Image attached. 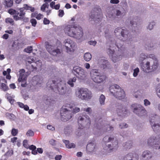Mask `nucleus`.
<instances>
[{
	"mask_svg": "<svg viewBox=\"0 0 160 160\" xmlns=\"http://www.w3.org/2000/svg\"><path fill=\"white\" fill-rule=\"evenodd\" d=\"M64 31L66 35L70 37L82 40L83 32L82 28L79 26L67 25L65 26Z\"/></svg>",
	"mask_w": 160,
	"mask_h": 160,
	"instance_id": "f257e3e1",
	"label": "nucleus"
},
{
	"mask_svg": "<svg viewBox=\"0 0 160 160\" xmlns=\"http://www.w3.org/2000/svg\"><path fill=\"white\" fill-rule=\"evenodd\" d=\"M75 97L82 100L88 101L92 97V92L86 88H80L76 89L75 92Z\"/></svg>",
	"mask_w": 160,
	"mask_h": 160,
	"instance_id": "f03ea898",
	"label": "nucleus"
},
{
	"mask_svg": "<svg viewBox=\"0 0 160 160\" xmlns=\"http://www.w3.org/2000/svg\"><path fill=\"white\" fill-rule=\"evenodd\" d=\"M109 90L111 95L118 99L122 100L125 99V92L118 85L115 84L111 86Z\"/></svg>",
	"mask_w": 160,
	"mask_h": 160,
	"instance_id": "7ed1b4c3",
	"label": "nucleus"
},
{
	"mask_svg": "<svg viewBox=\"0 0 160 160\" xmlns=\"http://www.w3.org/2000/svg\"><path fill=\"white\" fill-rule=\"evenodd\" d=\"M158 66V62L153 61L152 59H146L142 66V68L144 72H150L156 70Z\"/></svg>",
	"mask_w": 160,
	"mask_h": 160,
	"instance_id": "20e7f679",
	"label": "nucleus"
},
{
	"mask_svg": "<svg viewBox=\"0 0 160 160\" xmlns=\"http://www.w3.org/2000/svg\"><path fill=\"white\" fill-rule=\"evenodd\" d=\"M90 76L92 80L95 82L101 83L106 79V76L101 73L98 70L93 69L90 72Z\"/></svg>",
	"mask_w": 160,
	"mask_h": 160,
	"instance_id": "39448f33",
	"label": "nucleus"
},
{
	"mask_svg": "<svg viewBox=\"0 0 160 160\" xmlns=\"http://www.w3.org/2000/svg\"><path fill=\"white\" fill-rule=\"evenodd\" d=\"M19 12L13 9H10L8 11V12L11 15H13V19L15 21H18L23 20L25 14L23 12V8L19 9Z\"/></svg>",
	"mask_w": 160,
	"mask_h": 160,
	"instance_id": "423d86ee",
	"label": "nucleus"
},
{
	"mask_svg": "<svg viewBox=\"0 0 160 160\" xmlns=\"http://www.w3.org/2000/svg\"><path fill=\"white\" fill-rule=\"evenodd\" d=\"M64 46L67 52L72 53L76 50L77 45L76 43L70 39H65L64 42Z\"/></svg>",
	"mask_w": 160,
	"mask_h": 160,
	"instance_id": "0eeeda50",
	"label": "nucleus"
},
{
	"mask_svg": "<svg viewBox=\"0 0 160 160\" xmlns=\"http://www.w3.org/2000/svg\"><path fill=\"white\" fill-rule=\"evenodd\" d=\"M57 83L58 88H53L54 91L60 95L65 94L66 92V88L65 86V81L63 80L60 79Z\"/></svg>",
	"mask_w": 160,
	"mask_h": 160,
	"instance_id": "6e6552de",
	"label": "nucleus"
},
{
	"mask_svg": "<svg viewBox=\"0 0 160 160\" xmlns=\"http://www.w3.org/2000/svg\"><path fill=\"white\" fill-rule=\"evenodd\" d=\"M131 108L133 112L139 116H142L146 113V110L142 105L134 104L131 105Z\"/></svg>",
	"mask_w": 160,
	"mask_h": 160,
	"instance_id": "1a4fd4ad",
	"label": "nucleus"
},
{
	"mask_svg": "<svg viewBox=\"0 0 160 160\" xmlns=\"http://www.w3.org/2000/svg\"><path fill=\"white\" fill-rule=\"evenodd\" d=\"M19 74L18 81L21 82V86L25 87L27 86L26 80L28 76L29 73L28 72H25V70L23 69H21L19 71Z\"/></svg>",
	"mask_w": 160,
	"mask_h": 160,
	"instance_id": "9d476101",
	"label": "nucleus"
},
{
	"mask_svg": "<svg viewBox=\"0 0 160 160\" xmlns=\"http://www.w3.org/2000/svg\"><path fill=\"white\" fill-rule=\"evenodd\" d=\"M34 59L29 57L26 60L27 66L29 67L28 68L31 70L32 69V70L36 69V66L40 67L42 65L40 61H38L36 62H34Z\"/></svg>",
	"mask_w": 160,
	"mask_h": 160,
	"instance_id": "9b49d317",
	"label": "nucleus"
},
{
	"mask_svg": "<svg viewBox=\"0 0 160 160\" xmlns=\"http://www.w3.org/2000/svg\"><path fill=\"white\" fill-rule=\"evenodd\" d=\"M73 70L77 74V77L80 79L83 80L87 76V73L85 70L80 67H74Z\"/></svg>",
	"mask_w": 160,
	"mask_h": 160,
	"instance_id": "f8f14e48",
	"label": "nucleus"
},
{
	"mask_svg": "<svg viewBox=\"0 0 160 160\" xmlns=\"http://www.w3.org/2000/svg\"><path fill=\"white\" fill-rule=\"evenodd\" d=\"M158 119H159V118L157 115H155V117H152L150 119V125L155 132L160 131V122L158 123Z\"/></svg>",
	"mask_w": 160,
	"mask_h": 160,
	"instance_id": "ddd939ff",
	"label": "nucleus"
},
{
	"mask_svg": "<svg viewBox=\"0 0 160 160\" xmlns=\"http://www.w3.org/2000/svg\"><path fill=\"white\" fill-rule=\"evenodd\" d=\"M61 120L64 122H66L72 118L71 112L67 108H62L60 111Z\"/></svg>",
	"mask_w": 160,
	"mask_h": 160,
	"instance_id": "4468645a",
	"label": "nucleus"
},
{
	"mask_svg": "<svg viewBox=\"0 0 160 160\" xmlns=\"http://www.w3.org/2000/svg\"><path fill=\"white\" fill-rule=\"evenodd\" d=\"M78 123L79 125H80L81 126H79V128L81 129L82 127L90 124V118L88 115L80 116L78 118Z\"/></svg>",
	"mask_w": 160,
	"mask_h": 160,
	"instance_id": "2eb2a0df",
	"label": "nucleus"
},
{
	"mask_svg": "<svg viewBox=\"0 0 160 160\" xmlns=\"http://www.w3.org/2000/svg\"><path fill=\"white\" fill-rule=\"evenodd\" d=\"M45 46L46 49L49 53L53 56H56L60 53L59 49H54V45L49 42H46L45 43Z\"/></svg>",
	"mask_w": 160,
	"mask_h": 160,
	"instance_id": "dca6fc26",
	"label": "nucleus"
},
{
	"mask_svg": "<svg viewBox=\"0 0 160 160\" xmlns=\"http://www.w3.org/2000/svg\"><path fill=\"white\" fill-rule=\"evenodd\" d=\"M158 142V143H155L154 146V148L160 151V138L158 137H151L148 140V143L150 144L151 143L154 142L157 143Z\"/></svg>",
	"mask_w": 160,
	"mask_h": 160,
	"instance_id": "f3484780",
	"label": "nucleus"
},
{
	"mask_svg": "<svg viewBox=\"0 0 160 160\" xmlns=\"http://www.w3.org/2000/svg\"><path fill=\"white\" fill-rule=\"evenodd\" d=\"M112 48L108 49V53L109 56L111 57V59L112 62H116L122 59V56L120 55H117L114 54V51Z\"/></svg>",
	"mask_w": 160,
	"mask_h": 160,
	"instance_id": "a211bd4d",
	"label": "nucleus"
},
{
	"mask_svg": "<svg viewBox=\"0 0 160 160\" xmlns=\"http://www.w3.org/2000/svg\"><path fill=\"white\" fill-rule=\"evenodd\" d=\"M96 145L94 142L89 143L87 145L86 150L87 152L89 154H92L96 150Z\"/></svg>",
	"mask_w": 160,
	"mask_h": 160,
	"instance_id": "6ab92c4d",
	"label": "nucleus"
},
{
	"mask_svg": "<svg viewBox=\"0 0 160 160\" xmlns=\"http://www.w3.org/2000/svg\"><path fill=\"white\" fill-rule=\"evenodd\" d=\"M114 32L116 34H121L122 36L127 38L128 36V32L126 30L122 29L121 28H118L115 29L114 31Z\"/></svg>",
	"mask_w": 160,
	"mask_h": 160,
	"instance_id": "aec40b11",
	"label": "nucleus"
},
{
	"mask_svg": "<svg viewBox=\"0 0 160 160\" xmlns=\"http://www.w3.org/2000/svg\"><path fill=\"white\" fill-rule=\"evenodd\" d=\"M107 152L109 153L113 151L116 150L118 148V142L117 141H115L114 143H113L111 146L110 144H108L107 146Z\"/></svg>",
	"mask_w": 160,
	"mask_h": 160,
	"instance_id": "412c9836",
	"label": "nucleus"
},
{
	"mask_svg": "<svg viewBox=\"0 0 160 160\" xmlns=\"http://www.w3.org/2000/svg\"><path fill=\"white\" fill-rule=\"evenodd\" d=\"M126 158L127 160H138V155L132 152H129L126 156Z\"/></svg>",
	"mask_w": 160,
	"mask_h": 160,
	"instance_id": "4be33fe9",
	"label": "nucleus"
},
{
	"mask_svg": "<svg viewBox=\"0 0 160 160\" xmlns=\"http://www.w3.org/2000/svg\"><path fill=\"white\" fill-rule=\"evenodd\" d=\"M116 112L118 115L122 116V117H125L128 112L125 108L121 107L117 109Z\"/></svg>",
	"mask_w": 160,
	"mask_h": 160,
	"instance_id": "5701e85b",
	"label": "nucleus"
},
{
	"mask_svg": "<svg viewBox=\"0 0 160 160\" xmlns=\"http://www.w3.org/2000/svg\"><path fill=\"white\" fill-rule=\"evenodd\" d=\"M31 17L35 18L38 20H40L43 18V15L41 13L38 14L37 12L32 13L31 15Z\"/></svg>",
	"mask_w": 160,
	"mask_h": 160,
	"instance_id": "b1692460",
	"label": "nucleus"
},
{
	"mask_svg": "<svg viewBox=\"0 0 160 160\" xmlns=\"http://www.w3.org/2000/svg\"><path fill=\"white\" fill-rule=\"evenodd\" d=\"M63 142L65 144L66 147L68 148H74L75 145L72 143H70L69 141L67 140H63Z\"/></svg>",
	"mask_w": 160,
	"mask_h": 160,
	"instance_id": "393cba45",
	"label": "nucleus"
},
{
	"mask_svg": "<svg viewBox=\"0 0 160 160\" xmlns=\"http://www.w3.org/2000/svg\"><path fill=\"white\" fill-rule=\"evenodd\" d=\"M3 4L5 7H11L13 5V2L12 0H5L3 2Z\"/></svg>",
	"mask_w": 160,
	"mask_h": 160,
	"instance_id": "a878e982",
	"label": "nucleus"
},
{
	"mask_svg": "<svg viewBox=\"0 0 160 160\" xmlns=\"http://www.w3.org/2000/svg\"><path fill=\"white\" fill-rule=\"evenodd\" d=\"M76 81V78L74 77L72 78H70L68 81L67 83L71 87H74V83Z\"/></svg>",
	"mask_w": 160,
	"mask_h": 160,
	"instance_id": "bb28decb",
	"label": "nucleus"
},
{
	"mask_svg": "<svg viewBox=\"0 0 160 160\" xmlns=\"http://www.w3.org/2000/svg\"><path fill=\"white\" fill-rule=\"evenodd\" d=\"M143 158H146L148 159L152 157V154L151 152L148 151H144L142 155Z\"/></svg>",
	"mask_w": 160,
	"mask_h": 160,
	"instance_id": "cd10ccee",
	"label": "nucleus"
},
{
	"mask_svg": "<svg viewBox=\"0 0 160 160\" xmlns=\"http://www.w3.org/2000/svg\"><path fill=\"white\" fill-rule=\"evenodd\" d=\"M106 98L103 94H101L99 98V102L101 105H103L105 104V102Z\"/></svg>",
	"mask_w": 160,
	"mask_h": 160,
	"instance_id": "c85d7f7f",
	"label": "nucleus"
},
{
	"mask_svg": "<svg viewBox=\"0 0 160 160\" xmlns=\"http://www.w3.org/2000/svg\"><path fill=\"white\" fill-rule=\"evenodd\" d=\"M22 8L23 10V9H24L26 10H30L32 12H33L35 10V8L34 7H32L26 4L23 5Z\"/></svg>",
	"mask_w": 160,
	"mask_h": 160,
	"instance_id": "c756f323",
	"label": "nucleus"
},
{
	"mask_svg": "<svg viewBox=\"0 0 160 160\" xmlns=\"http://www.w3.org/2000/svg\"><path fill=\"white\" fill-rule=\"evenodd\" d=\"M7 97L10 103L11 104H13L14 101V98L15 97V96L13 95H11L8 94H7Z\"/></svg>",
	"mask_w": 160,
	"mask_h": 160,
	"instance_id": "7c9ffc66",
	"label": "nucleus"
},
{
	"mask_svg": "<svg viewBox=\"0 0 160 160\" xmlns=\"http://www.w3.org/2000/svg\"><path fill=\"white\" fill-rule=\"evenodd\" d=\"M92 58V55L89 52L85 53L84 55V58L85 60L87 62L89 61Z\"/></svg>",
	"mask_w": 160,
	"mask_h": 160,
	"instance_id": "2f4dec72",
	"label": "nucleus"
},
{
	"mask_svg": "<svg viewBox=\"0 0 160 160\" xmlns=\"http://www.w3.org/2000/svg\"><path fill=\"white\" fill-rule=\"evenodd\" d=\"M17 103L20 108H23L24 110L28 111L29 110V107L28 105H25L23 103L19 102H17Z\"/></svg>",
	"mask_w": 160,
	"mask_h": 160,
	"instance_id": "473e14b6",
	"label": "nucleus"
},
{
	"mask_svg": "<svg viewBox=\"0 0 160 160\" xmlns=\"http://www.w3.org/2000/svg\"><path fill=\"white\" fill-rule=\"evenodd\" d=\"M156 23L154 21L150 22L147 27V29L150 31L152 30L155 25Z\"/></svg>",
	"mask_w": 160,
	"mask_h": 160,
	"instance_id": "72a5a7b5",
	"label": "nucleus"
},
{
	"mask_svg": "<svg viewBox=\"0 0 160 160\" xmlns=\"http://www.w3.org/2000/svg\"><path fill=\"white\" fill-rule=\"evenodd\" d=\"M147 56V59L148 60H151V59H152L153 61H156L157 62H158V60L156 58V57L155 55L153 54H151L148 55Z\"/></svg>",
	"mask_w": 160,
	"mask_h": 160,
	"instance_id": "f704fd0d",
	"label": "nucleus"
},
{
	"mask_svg": "<svg viewBox=\"0 0 160 160\" xmlns=\"http://www.w3.org/2000/svg\"><path fill=\"white\" fill-rule=\"evenodd\" d=\"M114 138L113 136L109 137L106 136L103 139V141L106 142H111L114 140Z\"/></svg>",
	"mask_w": 160,
	"mask_h": 160,
	"instance_id": "c9c22d12",
	"label": "nucleus"
},
{
	"mask_svg": "<svg viewBox=\"0 0 160 160\" xmlns=\"http://www.w3.org/2000/svg\"><path fill=\"white\" fill-rule=\"evenodd\" d=\"M5 22L7 23H9L12 25H14V22L13 20L10 18H8L5 19Z\"/></svg>",
	"mask_w": 160,
	"mask_h": 160,
	"instance_id": "e433bc0d",
	"label": "nucleus"
},
{
	"mask_svg": "<svg viewBox=\"0 0 160 160\" xmlns=\"http://www.w3.org/2000/svg\"><path fill=\"white\" fill-rule=\"evenodd\" d=\"M102 66L103 68L105 69L108 68L110 64L108 61L106 60H102Z\"/></svg>",
	"mask_w": 160,
	"mask_h": 160,
	"instance_id": "4c0bfd02",
	"label": "nucleus"
},
{
	"mask_svg": "<svg viewBox=\"0 0 160 160\" xmlns=\"http://www.w3.org/2000/svg\"><path fill=\"white\" fill-rule=\"evenodd\" d=\"M116 15L117 16L122 17L125 15V12L124 11H122L117 10L116 11Z\"/></svg>",
	"mask_w": 160,
	"mask_h": 160,
	"instance_id": "58836bf2",
	"label": "nucleus"
},
{
	"mask_svg": "<svg viewBox=\"0 0 160 160\" xmlns=\"http://www.w3.org/2000/svg\"><path fill=\"white\" fill-rule=\"evenodd\" d=\"M147 59V56L144 54H141L139 57L138 61L139 62H141L142 61L144 60L145 59Z\"/></svg>",
	"mask_w": 160,
	"mask_h": 160,
	"instance_id": "ea45409f",
	"label": "nucleus"
},
{
	"mask_svg": "<svg viewBox=\"0 0 160 160\" xmlns=\"http://www.w3.org/2000/svg\"><path fill=\"white\" fill-rule=\"evenodd\" d=\"M155 90L157 96L160 99V84L157 85Z\"/></svg>",
	"mask_w": 160,
	"mask_h": 160,
	"instance_id": "a19ab883",
	"label": "nucleus"
},
{
	"mask_svg": "<svg viewBox=\"0 0 160 160\" xmlns=\"http://www.w3.org/2000/svg\"><path fill=\"white\" fill-rule=\"evenodd\" d=\"M34 135V132L31 130H28L26 133V135L27 137H32Z\"/></svg>",
	"mask_w": 160,
	"mask_h": 160,
	"instance_id": "79ce46f5",
	"label": "nucleus"
},
{
	"mask_svg": "<svg viewBox=\"0 0 160 160\" xmlns=\"http://www.w3.org/2000/svg\"><path fill=\"white\" fill-rule=\"evenodd\" d=\"M1 89L4 91H7L8 89V87L3 83H2L1 85Z\"/></svg>",
	"mask_w": 160,
	"mask_h": 160,
	"instance_id": "37998d69",
	"label": "nucleus"
},
{
	"mask_svg": "<svg viewBox=\"0 0 160 160\" xmlns=\"http://www.w3.org/2000/svg\"><path fill=\"white\" fill-rule=\"evenodd\" d=\"M97 18L95 14L93 13H91L89 15V20L90 21L92 20H96Z\"/></svg>",
	"mask_w": 160,
	"mask_h": 160,
	"instance_id": "c03bdc74",
	"label": "nucleus"
},
{
	"mask_svg": "<svg viewBox=\"0 0 160 160\" xmlns=\"http://www.w3.org/2000/svg\"><path fill=\"white\" fill-rule=\"evenodd\" d=\"M122 41H117L116 45L118 48L121 49L122 46Z\"/></svg>",
	"mask_w": 160,
	"mask_h": 160,
	"instance_id": "a18cd8bd",
	"label": "nucleus"
},
{
	"mask_svg": "<svg viewBox=\"0 0 160 160\" xmlns=\"http://www.w3.org/2000/svg\"><path fill=\"white\" fill-rule=\"evenodd\" d=\"M48 5L47 3H45L43 4L41 7V10L44 12L45 11V9L46 8H48Z\"/></svg>",
	"mask_w": 160,
	"mask_h": 160,
	"instance_id": "49530a36",
	"label": "nucleus"
},
{
	"mask_svg": "<svg viewBox=\"0 0 160 160\" xmlns=\"http://www.w3.org/2000/svg\"><path fill=\"white\" fill-rule=\"evenodd\" d=\"M32 50V48L31 46L25 48L24 51L25 52L28 53H30Z\"/></svg>",
	"mask_w": 160,
	"mask_h": 160,
	"instance_id": "de8ad7c7",
	"label": "nucleus"
},
{
	"mask_svg": "<svg viewBox=\"0 0 160 160\" xmlns=\"http://www.w3.org/2000/svg\"><path fill=\"white\" fill-rule=\"evenodd\" d=\"M132 143L131 142H129L126 143L124 147L127 148H130L132 147Z\"/></svg>",
	"mask_w": 160,
	"mask_h": 160,
	"instance_id": "09e8293b",
	"label": "nucleus"
},
{
	"mask_svg": "<svg viewBox=\"0 0 160 160\" xmlns=\"http://www.w3.org/2000/svg\"><path fill=\"white\" fill-rule=\"evenodd\" d=\"M18 133V130L17 129L13 128L12 129L11 134L13 136H16Z\"/></svg>",
	"mask_w": 160,
	"mask_h": 160,
	"instance_id": "8fccbe9b",
	"label": "nucleus"
},
{
	"mask_svg": "<svg viewBox=\"0 0 160 160\" xmlns=\"http://www.w3.org/2000/svg\"><path fill=\"white\" fill-rule=\"evenodd\" d=\"M82 110L88 113L89 114L92 112V109L91 108L88 107L87 108H84L82 109Z\"/></svg>",
	"mask_w": 160,
	"mask_h": 160,
	"instance_id": "3c124183",
	"label": "nucleus"
},
{
	"mask_svg": "<svg viewBox=\"0 0 160 160\" xmlns=\"http://www.w3.org/2000/svg\"><path fill=\"white\" fill-rule=\"evenodd\" d=\"M139 72V70L138 68H137L134 70V72L133 73V76L134 77H136L138 73Z\"/></svg>",
	"mask_w": 160,
	"mask_h": 160,
	"instance_id": "603ef678",
	"label": "nucleus"
},
{
	"mask_svg": "<svg viewBox=\"0 0 160 160\" xmlns=\"http://www.w3.org/2000/svg\"><path fill=\"white\" fill-rule=\"evenodd\" d=\"M144 104L145 106H149L151 104L150 102L147 99H145L143 101Z\"/></svg>",
	"mask_w": 160,
	"mask_h": 160,
	"instance_id": "864d4df0",
	"label": "nucleus"
},
{
	"mask_svg": "<svg viewBox=\"0 0 160 160\" xmlns=\"http://www.w3.org/2000/svg\"><path fill=\"white\" fill-rule=\"evenodd\" d=\"M119 127L121 128H125L128 127V125L125 123H122L119 124Z\"/></svg>",
	"mask_w": 160,
	"mask_h": 160,
	"instance_id": "5fc2aeb1",
	"label": "nucleus"
},
{
	"mask_svg": "<svg viewBox=\"0 0 160 160\" xmlns=\"http://www.w3.org/2000/svg\"><path fill=\"white\" fill-rule=\"evenodd\" d=\"M23 145L25 148H28L29 147L28 141L27 140H24L23 142Z\"/></svg>",
	"mask_w": 160,
	"mask_h": 160,
	"instance_id": "6e6d98bb",
	"label": "nucleus"
},
{
	"mask_svg": "<svg viewBox=\"0 0 160 160\" xmlns=\"http://www.w3.org/2000/svg\"><path fill=\"white\" fill-rule=\"evenodd\" d=\"M30 22L32 23V26L35 27L37 23L36 20L35 19H32L30 20Z\"/></svg>",
	"mask_w": 160,
	"mask_h": 160,
	"instance_id": "4d7b16f0",
	"label": "nucleus"
},
{
	"mask_svg": "<svg viewBox=\"0 0 160 160\" xmlns=\"http://www.w3.org/2000/svg\"><path fill=\"white\" fill-rule=\"evenodd\" d=\"M80 111V108L77 107H75L73 109L72 112L74 113H76Z\"/></svg>",
	"mask_w": 160,
	"mask_h": 160,
	"instance_id": "13d9d810",
	"label": "nucleus"
},
{
	"mask_svg": "<svg viewBox=\"0 0 160 160\" xmlns=\"http://www.w3.org/2000/svg\"><path fill=\"white\" fill-rule=\"evenodd\" d=\"M58 16L59 17H62L64 14V11L63 10H59L58 11Z\"/></svg>",
	"mask_w": 160,
	"mask_h": 160,
	"instance_id": "bf43d9fd",
	"label": "nucleus"
},
{
	"mask_svg": "<svg viewBox=\"0 0 160 160\" xmlns=\"http://www.w3.org/2000/svg\"><path fill=\"white\" fill-rule=\"evenodd\" d=\"M43 23L44 24H48L50 23V21L46 18H44L43 20Z\"/></svg>",
	"mask_w": 160,
	"mask_h": 160,
	"instance_id": "052dcab7",
	"label": "nucleus"
},
{
	"mask_svg": "<svg viewBox=\"0 0 160 160\" xmlns=\"http://www.w3.org/2000/svg\"><path fill=\"white\" fill-rule=\"evenodd\" d=\"M88 43L90 45L95 46L96 45L97 42L95 41H89L88 42Z\"/></svg>",
	"mask_w": 160,
	"mask_h": 160,
	"instance_id": "680f3d73",
	"label": "nucleus"
},
{
	"mask_svg": "<svg viewBox=\"0 0 160 160\" xmlns=\"http://www.w3.org/2000/svg\"><path fill=\"white\" fill-rule=\"evenodd\" d=\"M119 2V0H111L110 1V2L112 4H117Z\"/></svg>",
	"mask_w": 160,
	"mask_h": 160,
	"instance_id": "e2e57ef3",
	"label": "nucleus"
},
{
	"mask_svg": "<svg viewBox=\"0 0 160 160\" xmlns=\"http://www.w3.org/2000/svg\"><path fill=\"white\" fill-rule=\"evenodd\" d=\"M84 67L87 69H89L90 67V64L88 63H85L84 65Z\"/></svg>",
	"mask_w": 160,
	"mask_h": 160,
	"instance_id": "0e129e2a",
	"label": "nucleus"
},
{
	"mask_svg": "<svg viewBox=\"0 0 160 160\" xmlns=\"http://www.w3.org/2000/svg\"><path fill=\"white\" fill-rule=\"evenodd\" d=\"M47 128L48 129L51 130L52 131H53L55 129L54 128L52 125H48L47 126Z\"/></svg>",
	"mask_w": 160,
	"mask_h": 160,
	"instance_id": "69168bd1",
	"label": "nucleus"
},
{
	"mask_svg": "<svg viewBox=\"0 0 160 160\" xmlns=\"http://www.w3.org/2000/svg\"><path fill=\"white\" fill-rule=\"evenodd\" d=\"M9 37L7 33L4 34L2 36V38L5 39H7Z\"/></svg>",
	"mask_w": 160,
	"mask_h": 160,
	"instance_id": "338daca9",
	"label": "nucleus"
},
{
	"mask_svg": "<svg viewBox=\"0 0 160 160\" xmlns=\"http://www.w3.org/2000/svg\"><path fill=\"white\" fill-rule=\"evenodd\" d=\"M62 156L61 155H57L55 157L56 160H60L62 158Z\"/></svg>",
	"mask_w": 160,
	"mask_h": 160,
	"instance_id": "774afa93",
	"label": "nucleus"
}]
</instances>
